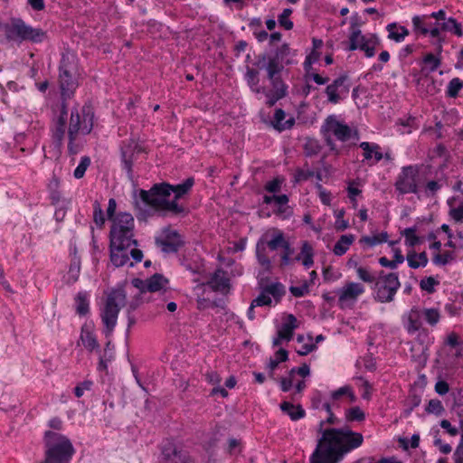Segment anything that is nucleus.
Returning <instances> with one entry per match:
<instances>
[{
  "mask_svg": "<svg viewBox=\"0 0 463 463\" xmlns=\"http://www.w3.org/2000/svg\"><path fill=\"white\" fill-rule=\"evenodd\" d=\"M94 112L90 106H75L71 109L68 122V111L65 104L52 120L51 128L52 141L57 148H61L65 138L68 124V149L71 154L80 151L79 140L80 137L90 134L93 128Z\"/></svg>",
  "mask_w": 463,
  "mask_h": 463,
  "instance_id": "obj_1",
  "label": "nucleus"
},
{
  "mask_svg": "<svg viewBox=\"0 0 463 463\" xmlns=\"http://www.w3.org/2000/svg\"><path fill=\"white\" fill-rule=\"evenodd\" d=\"M323 425L324 421H321V438L311 456V463H338L345 454L363 444L364 437L361 433L347 427L323 429Z\"/></svg>",
  "mask_w": 463,
  "mask_h": 463,
  "instance_id": "obj_2",
  "label": "nucleus"
},
{
  "mask_svg": "<svg viewBox=\"0 0 463 463\" xmlns=\"http://www.w3.org/2000/svg\"><path fill=\"white\" fill-rule=\"evenodd\" d=\"M194 184V180L192 177L176 185L156 184L149 191L141 190L140 198L146 205L154 210L180 213L184 212V207L177 203V200L186 194Z\"/></svg>",
  "mask_w": 463,
  "mask_h": 463,
  "instance_id": "obj_3",
  "label": "nucleus"
},
{
  "mask_svg": "<svg viewBox=\"0 0 463 463\" xmlns=\"http://www.w3.org/2000/svg\"><path fill=\"white\" fill-rule=\"evenodd\" d=\"M45 459L43 463H70L75 452L64 435L48 430L44 434Z\"/></svg>",
  "mask_w": 463,
  "mask_h": 463,
  "instance_id": "obj_4",
  "label": "nucleus"
},
{
  "mask_svg": "<svg viewBox=\"0 0 463 463\" xmlns=\"http://www.w3.org/2000/svg\"><path fill=\"white\" fill-rule=\"evenodd\" d=\"M127 291L123 286L113 288L99 308V316L105 326L104 334L109 336L114 330L120 309L126 304Z\"/></svg>",
  "mask_w": 463,
  "mask_h": 463,
  "instance_id": "obj_5",
  "label": "nucleus"
},
{
  "mask_svg": "<svg viewBox=\"0 0 463 463\" xmlns=\"http://www.w3.org/2000/svg\"><path fill=\"white\" fill-rule=\"evenodd\" d=\"M283 68L282 62L279 60V57L269 58L265 70L268 74V78L270 80L272 89L266 90L262 89V93L267 98L266 103L271 107L278 100L286 96L287 88L280 78L278 76Z\"/></svg>",
  "mask_w": 463,
  "mask_h": 463,
  "instance_id": "obj_6",
  "label": "nucleus"
},
{
  "mask_svg": "<svg viewBox=\"0 0 463 463\" xmlns=\"http://www.w3.org/2000/svg\"><path fill=\"white\" fill-rule=\"evenodd\" d=\"M134 218L130 213H118L112 218L109 232L110 242L137 244V241L134 239Z\"/></svg>",
  "mask_w": 463,
  "mask_h": 463,
  "instance_id": "obj_7",
  "label": "nucleus"
},
{
  "mask_svg": "<svg viewBox=\"0 0 463 463\" xmlns=\"http://www.w3.org/2000/svg\"><path fill=\"white\" fill-rule=\"evenodd\" d=\"M322 130L326 143L332 150H335L333 137L341 142L358 139L357 131L345 122L338 120L335 116H330L326 119Z\"/></svg>",
  "mask_w": 463,
  "mask_h": 463,
  "instance_id": "obj_8",
  "label": "nucleus"
},
{
  "mask_svg": "<svg viewBox=\"0 0 463 463\" xmlns=\"http://www.w3.org/2000/svg\"><path fill=\"white\" fill-rule=\"evenodd\" d=\"M132 246H137V244L110 242V260L115 267H121L127 264L133 267L135 263L142 260V251L138 249L132 248Z\"/></svg>",
  "mask_w": 463,
  "mask_h": 463,
  "instance_id": "obj_9",
  "label": "nucleus"
},
{
  "mask_svg": "<svg viewBox=\"0 0 463 463\" xmlns=\"http://www.w3.org/2000/svg\"><path fill=\"white\" fill-rule=\"evenodd\" d=\"M6 37L13 41L42 43L46 38V35L43 30L33 28L24 21L16 19L6 27Z\"/></svg>",
  "mask_w": 463,
  "mask_h": 463,
  "instance_id": "obj_10",
  "label": "nucleus"
},
{
  "mask_svg": "<svg viewBox=\"0 0 463 463\" xmlns=\"http://www.w3.org/2000/svg\"><path fill=\"white\" fill-rule=\"evenodd\" d=\"M413 31L421 35H429L435 51L442 52L445 36L441 33V24L435 23V28L429 27L428 15H414L411 18Z\"/></svg>",
  "mask_w": 463,
  "mask_h": 463,
  "instance_id": "obj_11",
  "label": "nucleus"
},
{
  "mask_svg": "<svg viewBox=\"0 0 463 463\" xmlns=\"http://www.w3.org/2000/svg\"><path fill=\"white\" fill-rule=\"evenodd\" d=\"M349 50H360L364 52L367 58L375 55L376 48L380 45L381 40L376 33H363L361 30L350 32Z\"/></svg>",
  "mask_w": 463,
  "mask_h": 463,
  "instance_id": "obj_12",
  "label": "nucleus"
},
{
  "mask_svg": "<svg viewBox=\"0 0 463 463\" xmlns=\"http://www.w3.org/2000/svg\"><path fill=\"white\" fill-rule=\"evenodd\" d=\"M401 284L398 275L389 273L380 276L375 282V298L381 303H388L393 300Z\"/></svg>",
  "mask_w": 463,
  "mask_h": 463,
  "instance_id": "obj_13",
  "label": "nucleus"
},
{
  "mask_svg": "<svg viewBox=\"0 0 463 463\" xmlns=\"http://www.w3.org/2000/svg\"><path fill=\"white\" fill-rule=\"evenodd\" d=\"M364 292L365 288L363 284L354 281L345 282L335 291L339 307L341 309L353 308Z\"/></svg>",
  "mask_w": 463,
  "mask_h": 463,
  "instance_id": "obj_14",
  "label": "nucleus"
},
{
  "mask_svg": "<svg viewBox=\"0 0 463 463\" xmlns=\"http://www.w3.org/2000/svg\"><path fill=\"white\" fill-rule=\"evenodd\" d=\"M419 186V170L416 166L409 165L402 169L396 182L395 188L402 194H417Z\"/></svg>",
  "mask_w": 463,
  "mask_h": 463,
  "instance_id": "obj_15",
  "label": "nucleus"
},
{
  "mask_svg": "<svg viewBox=\"0 0 463 463\" xmlns=\"http://www.w3.org/2000/svg\"><path fill=\"white\" fill-rule=\"evenodd\" d=\"M73 71L74 67L70 64L69 56H62L59 78L61 96L64 99L70 98L78 86Z\"/></svg>",
  "mask_w": 463,
  "mask_h": 463,
  "instance_id": "obj_16",
  "label": "nucleus"
},
{
  "mask_svg": "<svg viewBox=\"0 0 463 463\" xmlns=\"http://www.w3.org/2000/svg\"><path fill=\"white\" fill-rule=\"evenodd\" d=\"M144 151L142 144L134 138H129L123 142L121 146V158L123 168L130 176L132 173V165L137 159V156Z\"/></svg>",
  "mask_w": 463,
  "mask_h": 463,
  "instance_id": "obj_17",
  "label": "nucleus"
},
{
  "mask_svg": "<svg viewBox=\"0 0 463 463\" xmlns=\"http://www.w3.org/2000/svg\"><path fill=\"white\" fill-rule=\"evenodd\" d=\"M156 242L164 252L169 253L175 252L178 250L182 240L176 231L165 228L156 238Z\"/></svg>",
  "mask_w": 463,
  "mask_h": 463,
  "instance_id": "obj_18",
  "label": "nucleus"
},
{
  "mask_svg": "<svg viewBox=\"0 0 463 463\" xmlns=\"http://www.w3.org/2000/svg\"><path fill=\"white\" fill-rule=\"evenodd\" d=\"M258 242H262L263 247H268L271 250L283 248L286 250H290L289 243L285 240L284 234L278 229H271L266 232Z\"/></svg>",
  "mask_w": 463,
  "mask_h": 463,
  "instance_id": "obj_19",
  "label": "nucleus"
},
{
  "mask_svg": "<svg viewBox=\"0 0 463 463\" xmlns=\"http://www.w3.org/2000/svg\"><path fill=\"white\" fill-rule=\"evenodd\" d=\"M345 81L346 78L341 76L327 85L326 88V94L327 96V100L330 103L337 104L340 102L344 96L347 95L349 87L345 84Z\"/></svg>",
  "mask_w": 463,
  "mask_h": 463,
  "instance_id": "obj_20",
  "label": "nucleus"
},
{
  "mask_svg": "<svg viewBox=\"0 0 463 463\" xmlns=\"http://www.w3.org/2000/svg\"><path fill=\"white\" fill-rule=\"evenodd\" d=\"M297 327V318L293 315H288L279 328L277 336L273 339V345H280L283 341L288 342Z\"/></svg>",
  "mask_w": 463,
  "mask_h": 463,
  "instance_id": "obj_21",
  "label": "nucleus"
},
{
  "mask_svg": "<svg viewBox=\"0 0 463 463\" xmlns=\"http://www.w3.org/2000/svg\"><path fill=\"white\" fill-rule=\"evenodd\" d=\"M363 150V162L368 165H374L383 158L382 147L373 142H362L359 145Z\"/></svg>",
  "mask_w": 463,
  "mask_h": 463,
  "instance_id": "obj_22",
  "label": "nucleus"
},
{
  "mask_svg": "<svg viewBox=\"0 0 463 463\" xmlns=\"http://www.w3.org/2000/svg\"><path fill=\"white\" fill-rule=\"evenodd\" d=\"M283 293V288L280 284H272L267 287L260 295L252 301V306L262 307L269 306L272 303V299L276 301Z\"/></svg>",
  "mask_w": 463,
  "mask_h": 463,
  "instance_id": "obj_23",
  "label": "nucleus"
},
{
  "mask_svg": "<svg viewBox=\"0 0 463 463\" xmlns=\"http://www.w3.org/2000/svg\"><path fill=\"white\" fill-rule=\"evenodd\" d=\"M423 313L418 307L411 308L403 316V325L407 332L411 335L420 330L422 325Z\"/></svg>",
  "mask_w": 463,
  "mask_h": 463,
  "instance_id": "obj_24",
  "label": "nucleus"
},
{
  "mask_svg": "<svg viewBox=\"0 0 463 463\" xmlns=\"http://www.w3.org/2000/svg\"><path fill=\"white\" fill-rule=\"evenodd\" d=\"M80 340L82 345L90 352L99 349V345L94 333V324L92 322H86L82 326Z\"/></svg>",
  "mask_w": 463,
  "mask_h": 463,
  "instance_id": "obj_25",
  "label": "nucleus"
},
{
  "mask_svg": "<svg viewBox=\"0 0 463 463\" xmlns=\"http://www.w3.org/2000/svg\"><path fill=\"white\" fill-rule=\"evenodd\" d=\"M264 202L268 204L274 203L278 207V213L285 218L291 214V211L288 206V197L286 194L265 195Z\"/></svg>",
  "mask_w": 463,
  "mask_h": 463,
  "instance_id": "obj_26",
  "label": "nucleus"
},
{
  "mask_svg": "<svg viewBox=\"0 0 463 463\" xmlns=\"http://www.w3.org/2000/svg\"><path fill=\"white\" fill-rule=\"evenodd\" d=\"M134 286L139 288V284H143L141 280L136 279L134 280ZM167 284V279H165L162 275L155 274L150 279L146 280L143 285V288L147 289L150 292H156L163 289Z\"/></svg>",
  "mask_w": 463,
  "mask_h": 463,
  "instance_id": "obj_27",
  "label": "nucleus"
},
{
  "mask_svg": "<svg viewBox=\"0 0 463 463\" xmlns=\"http://www.w3.org/2000/svg\"><path fill=\"white\" fill-rule=\"evenodd\" d=\"M388 33V39L395 43H402L405 38L410 34L409 30L398 24L397 23H391L386 25Z\"/></svg>",
  "mask_w": 463,
  "mask_h": 463,
  "instance_id": "obj_28",
  "label": "nucleus"
},
{
  "mask_svg": "<svg viewBox=\"0 0 463 463\" xmlns=\"http://www.w3.org/2000/svg\"><path fill=\"white\" fill-rule=\"evenodd\" d=\"M296 260L301 261L305 269H309L314 264V249L308 241L302 243L300 252L296 257Z\"/></svg>",
  "mask_w": 463,
  "mask_h": 463,
  "instance_id": "obj_29",
  "label": "nucleus"
},
{
  "mask_svg": "<svg viewBox=\"0 0 463 463\" xmlns=\"http://www.w3.org/2000/svg\"><path fill=\"white\" fill-rule=\"evenodd\" d=\"M207 284L213 290L224 291L229 286V279L223 270L217 269L207 281Z\"/></svg>",
  "mask_w": 463,
  "mask_h": 463,
  "instance_id": "obj_30",
  "label": "nucleus"
},
{
  "mask_svg": "<svg viewBox=\"0 0 463 463\" xmlns=\"http://www.w3.org/2000/svg\"><path fill=\"white\" fill-rule=\"evenodd\" d=\"M52 200L53 204L55 205V213L54 217L57 222H61L65 215L66 211L71 205V201L67 199H61L58 194H52Z\"/></svg>",
  "mask_w": 463,
  "mask_h": 463,
  "instance_id": "obj_31",
  "label": "nucleus"
},
{
  "mask_svg": "<svg viewBox=\"0 0 463 463\" xmlns=\"http://www.w3.org/2000/svg\"><path fill=\"white\" fill-rule=\"evenodd\" d=\"M441 64V52H428L422 59V70L429 72L435 71Z\"/></svg>",
  "mask_w": 463,
  "mask_h": 463,
  "instance_id": "obj_32",
  "label": "nucleus"
},
{
  "mask_svg": "<svg viewBox=\"0 0 463 463\" xmlns=\"http://www.w3.org/2000/svg\"><path fill=\"white\" fill-rule=\"evenodd\" d=\"M355 236L354 234L341 235L335 242L333 252L335 256H342L349 250L350 246L354 243Z\"/></svg>",
  "mask_w": 463,
  "mask_h": 463,
  "instance_id": "obj_33",
  "label": "nucleus"
},
{
  "mask_svg": "<svg viewBox=\"0 0 463 463\" xmlns=\"http://www.w3.org/2000/svg\"><path fill=\"white\" fill-rule=\"evenodd\" d=\"M388 240V234L387 232H380V233H374L368 236H363L359 240V243L363 247H368L373 248L376 245H379L383 242H386Z\"/></svg>",
  "mask_w": 463,
  "mask_h": 463,
  "instance_id": "obj_34",
  "label": "nucleus"
},
{
  "mask_svg": "<svg viewBox=\"0 0 463 463\" xmlns=\"http://www.w3.org/2000/svg\"><path fill=\"white\" fill-rule=\"evenodd\" d=\"M298 343L300 346L297 349V352L300 355H307L317 349L316 344L313 342V338L310 335L305 336L302 335H298Z\"/></svg>",
  "mask_w": 463,
  "mask_h": 463,
  "instance_id": "obj_35",
  "label": "nucleus"
},
{
  "mask_svg": "<svg viewBox=\"0 0 463 463\" xmlns=\"http://www.w3.org/2000/svg\"><path fill=\"white\" fill-rule=\"evenodd\" d=\"M205 376L206 380L214 386L211 392L212 395L219 394L222 397H226L228 395V392L220 386L221 377L216 372H208Z\"/></svg>",
  "mask_w": 463,
  "mask_h": 463,
  "instance_id": "obj_36",
  "label": "nucleus"
},
{
  "mask_svg": "<svg viewBox=\"0 0 463 463\" xmlns=\"http://www.w3.org/2000/svg\"><path fill=\"white\" fill-rule=\"evenodd\" d=\"M408 265L411 269L425 267L428 264V258L425 252L416 253L409 251L406 257Z\"/></svg>",
  "mask_w": 463,
  "mask_h": 463,
  "instance_id": "obj_37",
  "label": "nucleus"
},
{
  "mask_svg": "<svg viewBox=\"0 0 463 463\" xmlns=\"http://www.w3.org/2000/svg\"><path fill=\"white\" fill-rule=\"evenodd\" d=\"M280 409L293 420H298L305 415V411L299 405H294L288 402H282L280 404Z\"/></svg>",
  "mask_w": 463,
  "mask_h": 463,
  "instance_id": "obj_38",
  "label": "nucleus"
},
{
  "mask_svg": "<svg viewBox=\"0 0 463 463\" xmlns=\"http://www.w3.org/2000/svg\"><path fill=\"white\" fill-rule=\"evenodd\" d=\"M286 118V113L281 109H278L275 111L272 124L276 129L279 131H282L284 129L289 128L294 124V119H288L284 122Z\"/></svg>",
  "mask_w": 463,
  "mask_h": 463,
  "instance_id": "obj_39",
  "label": "nucleus"
},
{
  "mask_svg": "<svg viewBox=\"0 0 463 463\" xmlns=\"http://www.w3.org/2000/svg\"><path fill=\"white\" fill-rule=\"evenodd\" d=\"M76 311L80 316H85L90 308V295L87 292H79L75 298Z\"/></svg>",
  "mask_w": 463,
  "mask_h": 463,
  "instance_id": "obj_40",
  "label": "nucleus"
},
{
  "mask_svg": "<svg viewBox=\"0 0 463 463\" xmlns=\"http://www.w3.org/2000/svg\"><path fill=\"white\" fill-rule=\"evenodd\" d=\"M449 206V214L450 218L456 222H463V201L455 204L454 199L448 200Z\"/></svg>",
  "mask_w": 463,
  "mask_h": 463,
  "instance_id": "obj_41",
  "label": "nucleus"
},
{
  "mask_svg": "<svg viewBox=\"0 0 463 463\" xmlns=\"http://www.w3.org/2000/svg\"><path fill=\"white\" fill-rule=\"evenodd\" d=\"M347 196L352 203L353 208L356 209L358 206L357 196L361 194L360 184L357 181H350L347 185Z\"/></svg>",
  "mask_w": 463,
  "mask_h": 463,
  "instance_id": "obj_42",
  "label": "nucleus"
},
{
  "mask_svg": "<svg viewBox=\"0 0 463 463\" xmlns=\"http://www.w3.org/2000/svg\"><path fill=\"white\" fill-rule=\"evenodd\" d=\"M304 74L306 82L314 81L317 85H325L328 82L329 78L319 74L316 69H307Z\"/></svg>",
  "mask_w": 463,
  "mask_h": 463,
  "instance_id": "obj_43",
  "label": "nucleus"
},
{
  "mask_svg": "<svg viewBox=\"0 0 463 463\" xmlns=\"http://www.w3.org/2000/svg\"><path fill=\"white\" fill-rule=\"evenodd\" d=\"M441 29L443 31L452 32L457 36L463 35L461 24L458 23L457 20L453 17H449L445 22H443L441 24Z\"/></svg>",
  "mask_w": 463,
  "mask_h": 463,
  "instance_id": "obj_44",
  "label": "nucleus"
},
{
  "mask_svg": "<svg viewBox=\"0 0 463 463\" xmlns=\"http://www.w3.org/2000/svg\"><path fill=\"white\" fill-rule=\"evenodd\" d=\"M345 420L347 421H363L365 419V414L363 410L358 407H351L345 412Z\"/></svg>",
  "mask_w": 463,
  "mask_h": 463,
  "instance_id": "obj_45",
  "label": "nucleus"
},
{
  "mask_svg": "<svg viewBox=\"0 0 463 463\" xmlns=\"http://www.w3.org/2000/svg\"><path fill=\"white\" fill-rule=\"evenodd\" d=\"M291 14H292V9L285 8L278 17L279 25L286 30H290L293 28V23L289 19Z\"/></svg>",
  "mask_w": 463,
  "mask_h": 463,
  "instance_id": "obj_46",
  "label": "nucleus"
},
{
  "mask_svg": "<svg viewBox=\"0 0 463 463\" xmlns=\"http://www.w3.org/2000/svg\"><path fill=\"white\" fill-rule=\"evenodd\" d=\"M266 248L262 246V242H257L256 255L259 263L265 269H269L270 266V260L265 253Z\"/></svg>",
  "mask_w": 463,
  "mask_h": 463,
  "instance_id": "obj_47",
  "label": "nucleus"
},
{
  "mask_svg": "<svg viewBox=\"0 0 463 463\" xmlns=\"http://www.w3.org/2000/svg\"><path fill=\"white\" fill-rule=\"evenodd\" d=\"M321 57V52L317 50H311L310 52L307 55L305 61L303 63L304 71L307 69H315L313 67L314 64L318 62Z\"/></svg>",
  "mask_w": 463,
  "mask_h": 463,
  "instance_id": "obj_48",
  "label": "nucleus"
},
{
  "mask_svg": "<svg viewBox=\"0 0 463 463\" xmlns=\"http://www.w3.org/2000/svg\"><path fill=\"white\" fill-rule=\"evenodd\" d=\"M402 234L405 237L406 245L414 247L420 243V238L416 235V229L414 227L405 229Z\"/></svg>",
  "mask_w": 463,
  "mask_h": 463,
  "instance_id": "obj_49",
  "label": "nucleus"
},
{
  "mask_svg": "<svg viewBox=\"0 0 463 463\" xmlns=\"http://www.w3.org/2000/svg\"><path fill=\"white\" fill-rule=\"evenodd\" d=\"M463 87V81L458 78L452 79L448 85L447 94L449 97L455 98L458 95L459 90Z\"/></svg>",
  "mask_w": 463,
  "mask_h": 463,
  "instance_id": "obj_50",
  "label": "nucleus"
},
{
  "mask_svg": "<svg viewBox=\"0 0 463 463\" xmlns=\"http://www.w3.org/2000/svg\"><path fill=\"white\" fill-rule=\"evenodd\" d=\"M344 395L349 396L352 402L355 401V396H354L351 387L348 385L342 386L339 389L331 392V398L333 400H338Z\"/></svg>",
  "mask_w": 463,
  "mask_h": 463,
  "instance_id": "obj_51",
  "label": "nucleus"
},
{
  "mask_svg": "<svg viewBox=\"0 0 463 463\" xmlns=\"http://www.w3.org/2000/svg\"><path fill=\"white\" fill-rule=\"evenodd\" d=\"M423 317L430 325H436L439 320V312L436 308L422 309Z\"/></svg>",
  "mask_w": 463,
  "mask_h": 463,
  "instance_id": "obj_52",
  "label": "nucleus"
},
{
  "mask_svg": "<svg viewBox=\"0 0 463 463\" xmlns=\"http://www.w3.org/2000/svg\"><path fill=\"white\" fill-rule=\"evenodd\" d=\"M345 210L340 209L335 212V229L338 231H345L349 227V222L344 219L345 215Z\"/></svg>",
  "mask_w": 463,
  "mask_h": 463,
  "instance_id": "obj_53",
  "label": "nucleus"
},
{
  "mask_svg": "<svg viewBox=\"0 0 463 463\" xmlns=\"http://www.w3.org/2000/svg\"><path fill=\"white\" fill-rule=\"evenodd\" d=\"M90 164V160L89 157H87V156L81 157L80 164L74 170V173H73L74 177L77 179L81 178L85 175V172H86L87 168L89 167Z\"/></svg>",
  "mask_w": 463,
  "mask_h": 463,
  "instance_id": "obj_54",
  "label": "nucleus"
},
{
  "mask_svg": "<svg viewBox=\"0 0 463 463\" xmlns=\"http://www.w3.org/2000/svg\"><path fill=\"white\" fill-rule=\"evenodd\" d=\"M295 370L292 369L288 377L282 378L280 381V387L283 392H288L294 387L295 383Z\"/></svg>",
  "mask_w": 463,
  "mask_h": 463,
  "instance_id": "obj_55",
  "label": "nucleus"
},
{
  "mask_svg": "<svg viewBox=\"0 0 463 463\" xmlns=\"http://www.w3.org/2000/svg\"><path fill=\"white\" fill-rule=\"evenodd\" d=\"M289 291L294 297H303L309 291V283L305 281L303 284L299 286H291L289 288Z\"/></svg>",
  "mask_w": 463,
  "mask_h": 463,
  "instance_id": "obj_56",
  "label": "nucleus"
},
{
  "mask_svg": "<svg viewBox=\"0 0 463 463\" xmlns=\"http://www.w3.org/2000/svg\"><path fill=\"white\" fill-rule=\"evenodd\" d=\"M439 284V282L432 277H428L421 279L420 286L422 290L427 291L428 293H432L435 291V287Z\"/></svg>",
  "mask_w": 463,
  "mask_h": 463,
  "instance_id": "obj_57",
  "label": "nucleus"
},
{
  "mask_svg": "<svg viewBox=\"0 0 463 463\" xmlns=\"http://www.w3.org/2000/svg\"><path fill=\"white\" fill-rule=\"evenodd\" d=\"M283 183H284V178L278 176V177L274 178L273 180L269 181L265 185V189L269 193H273V194L278 193L280 191V188H281V185Z\"/></svg>",
  "mask_w": 463,
  "mask_h": 463,
  "instance_id": "obj_58",
  "label": "nucleus"
},
{
  "mask_svg": "<svg viewBox=\"0 0 463 463\" xmlns=\"http://www.w3.org/2000/svg\"><path fill=\"white\" fill-rule=\"evenodd\" d=\"M426 410L429 413H434L436 415H440L444 411L441 402L436 399L430 400L429 402Z\"/></svg>",
  "mask_w": 463,
  "mask_h": 463,
  "instance_id": "obj_59",
  "label": "nucleus"
},
{
  "mask_svg": "<svg viewBox=\"0 0 463 463\" xmlns=\"http://www.w3.org/2000/svg\"><path fill=\"white\" fill-rule=\"evenodd\" d=\"M356 274H357V277L364 282L372 283L375 280L374 275L373 273H371L370 270H368L365 268L357 267Z\"/></svg>",
  "mask_w": 463,
  "mask_h": 463,
  "instance_id": "obj_60",
  "label": "nucleus"
},
{
  "mask_svg": "<svg viewBox=\"0 0 463 463\" xmlns=\"http://www.w3.org/2000/svg\"><path fill=\"white\" fill-rule=\"evenodd\" d=\"M439 426L450 437H456L459 433V430L456 426L451 425L450 421L448 420H442L439 422Z\"/></svg>",
  "mask_w": 463,
  "mask_h": 463,
  "instance_id": "obj_61",
  "label": "nucleus"
},
{
  "mask_svg": "<svg viewBox=\"0 0 463 463\" xmlns=\"http://www.w3.org/2000/svg\"><path fill=\"white\" fill-rule=\"evenodd\" d=\"M247 79L248 82L250 85L251 89L255 90L256 92L260 93L262 92V90L258 88V72L254 70L248 71L247 72Z\"/></svg>",
  "mask_w": 463,
  "mask_h": 463,
  "instance_id": "obj_62",
  "label": "nucleus"
},
{
  "mask_svg": "<svg viewBox=\"0 0 463 463\" xmlns=\"http://www.w3.org/2000/svg\"><path fill=\"white\" fill-rule=\"evenodd\" d=\"M395 241L389 242V245L392 247V251L393 253L394 260H392L395 262L396 266H398V264H402L404 261V257L402 253V250L399 248L395 247Z\"/></svg>",
  "mask_w": 463,
  "mask_h": 463,
  "instance_id": "obj_63",
  "label": "nucleus"
},
{
  "mask_svg": "<svg viewBox=\"0 0 463 463\" xmlns=\"http://www.w3.org/2000/svg\"><path fill=\"white\" fill-rule=\"evenodd\" d=\"M318 189V196L321 203L325 205H330L332 201V195L330 192L324 189L321 185L317 186Z\"/></svg>",
  "mask_w": 463,
  "mask_h": 463,
  "instance_id": "obj_64",
  "label": "nucleus"
}]
</instances>
